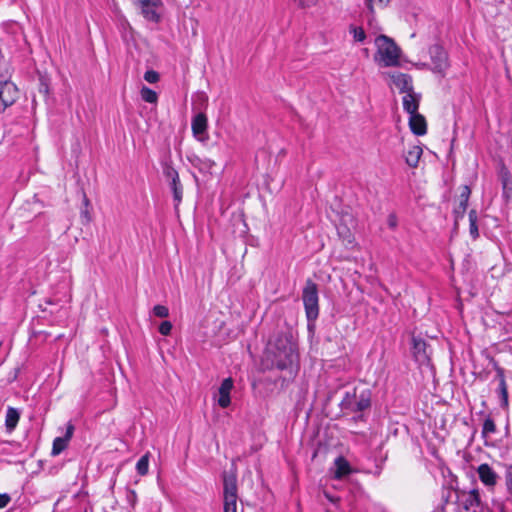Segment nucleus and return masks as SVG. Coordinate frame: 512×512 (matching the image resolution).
I'll return each mask as SVG.
<instances>
[{"mask_svg": "<svg viewBox=\"0 0 512 512\" xmlns=\"http://www.w3.org/2000/svg\"><path fill=\"white\" fill-rule=\"evenodd\" d=\"M371 406V391L368 389L361 390L360 392L354 388L352 391H346L340 403L341 410L345 414H358L353 417L354 420H362L363 411L369 409Z\"/></svg>", "mask_w": 512, "mask_h": 512, "instance_id": "obj_1", "label": "nucleus"}, {"mask_svg": "<svg viewBox=\"0 0 512 512\" xmlns=\"http://www.w3.org/2000/svg\"><path fill=\"white\" fill-rule=\"evenodd\" d=\"M302 300L307 318L309 332L315 329V322L319 316L318 286L311 279H308L302 291Z\"/></svg>", "mask_w": 512, "mask_h": 512, "instance_id": "obj_2", "label": "nucleus"}, {"mask_svg": "<svg viewBox=\"0 0 512 512\" xmlns=\"http://www.w3.org/2000/svg\"><path fill=\"white\" fill-rule=\"evenodd\" d=\"M375 45L377 47L376 55L380 56V62L382 63V66H399L401 50L392 38L383 34L379 35L375 39Z\"/></svg>", "mask_w": 512, "mask_h": 512, "instance_id": "obj_3", "label": "nucleus"}, {"mask_svg": "<svg viewBox=\"0 0 512 512\" xmlns=\"http://www.w3.org/2000/svg\"><path fill=\"white\" fill-rule=\"evenodd\" d=\"M237 475L235 471L223 473V512H237Z\"/></svg>", "mask_w": 512, "mask_h": 512, "instance_id": "obj_4", "label": "nucleus"}, {"mask_svg": "<svg viewBox=\"0 0 512 512\" xmlns=\"http://www.w3.org/2000/svg\"><path fill=\"white\" fill-rule=\"evenodd\" d=\"M18 94V89L13 82H0V112L13 105L18 98Z\"/></svg>", "mask_w": 512, "mask_h": 512, "instance_id": "obj_5", "label": "nucleus"}, {"mask_svg": "<svg viewBox=\"0 0 512 512\" xmlns=\"http://www.w3.org/2000/svg\"><path fill=\"white\" fill-rule=\"evenodd\" d=\"M430 58L432 61V70L437 73H444L448 68V55L442 46L435 44L429 49Z\"/></svg>", "mask_w": 512, "mask_h": 512, "instance_id": "obj_6", "label": "nucleus"}, {"mask_svg": "<svg viewBox=\"0 0 512 512\" xmlns=\"http://www.w3.org/2000/svg\"><path fill=\"white\" fill-rule=\"evenodd\" d=\"M428 344L420 337H412V353L415 360L420 364L424 365L429 362L430 356L428 351Z\"/></svg>", "mask_w": 512, "mask_h": 512, "instance_id": "obj_7", "label": "nucleus"}, {"mask_svg": "<svg viewBox=\"0 0 512 512\" xmlns=\"http://www.w3.org/2000/svg\"><path fill=\"white\" fill-rule=\"evenodd\" d=\"M74 430V425L71 422H69L66 425L65 434L62 437H56L54 439L51 451V454L53 456L59 455L62 451H64L67 448L68 443L73 436Z\"/></svg>", "mask_w": 512, "mask_h": 512, "instance_id": "obj_8", "label": "nucleus"}, {"mask_svg": "<svg viewBox=\"0 0 512 512\" xmlns=\"http://www.w3.org/2000/svg\"><path fill=\"white\" fill-rule=\"evenodd\" d=\"M207 126H208V120H207V116L204 113H198L197 115H195L193 117L192 123H191V128H192L193 135L198 140L203 141L206 139V137H204V135L206 134Z\"/></svg>", "mask_w": 512, "mask_h": 512, "instance_id": "obj_9", "label": "nucleus"}, {"mask_svg": "<svg viewBox=\"0 0 512 512\" xmlns=\"http://www.w3.org/2000/svg\"><path fill=\"white\" fill-rule=\"evenodd\" d=\"M393 84L401 93H410L414 91L412 77L409 74L396 72L391 75Z\"/></svg>", "mask_w": 512, "mask_h": 512, "instance_id": "obj_10", "label": "nucleus"}, {"mask_svg": "<svg viewBox=\"0 0 512 512\" xmlns=\"http://www.w3.org/2000/svg\"><path fill=\"white\" fill-rule=\"evenodd\" d=\"M470 194H471L470 188L468 186H464L460 193V196H459V203L453 210L455 223H457L459 219H462L464 217L465 212L468 207V200H469Z\"/></svg>", "mask_w": 512, "mask_h": 512, "instance_id": "obj_11", "label": "nucleus"}, {"mask_svg": "<svg viewBox=\"0 0 512 512\" xmlns=\"http://www.w3.org/2000/svg\"><path fill=\"white\" fill-rule=\"evenodd\" d=\"M233 383V379L229 377L224 379L219 387L218 404L222 408H227L231 403L230 392L233 388Z\"/></svg>", "mask_w": 512, "mask_h": 512, "instance_id": "obj_12", "label": "nucleus"}, {"mask_svg": "<svg viewBox=\"0 0 512 512\" xmlns=\"http://www.w3.org/2000/svg\"><path fill=\"white\" fill-rule=\"evenodd\" d=\"M458 498L461 501L463 509L466 511L474 507H479L481 504L479 492L475 489L469 492H462Z\"/></svg>", "mask_w": 512, "mask_h": 512, "instance_id": "obj_13", "label": "nucleus"}, {"mask_svg": "<svg viewBox=\"0 0 512 512\" xmlns=\"http://www.w3.org/2000/svg\"><path fill=\"white\" fill-rule=\"evenodd\" d=\"M421 100V95L412 91L410 93H406L403 97V109L409 114L418 113L419 103Z\"/></svg>", "mask_w": 512, "mask_h": 512, "instance_id": "obj_14", "label": "nucleus"}, {"mask_svg": "<svg viewBox=\"0 0 512 512\" xmlns=\"http://www.w3.org/2000/svg\"><path fill=\"white\" fill-rule=\"evenodd\" d=\"M409 127L413 134L422 136L427 132V123L425 117L419 113L410 115Z\"/></svg>", "mask_w": 512, "mask_h": 512, "instance_id": "obj_15", "label": "nucleus"}, {"mask_svg": "<svg viewBox=\"0 0 512 512\" xmlns=\"http://www.w3.org/2000/svg\"><path fill=\"white\" fill-rule=\"evenodd\" d=\"M477 472L480 480L486 486H494L497 483L498 475L488 464H481L478 467Z\"/></svg>", "mask_w": 512, "mask_h": 512, "instance_id": "obj_16", "label": "nucleus"}, {"mask_svg": "<svg viewBox=\"0 0 512 512\" xmlns=\"http://www.w3.org/2000/svg\"><path fill=\"white\" fill-rule=\"evenodd\" d=\"M500 180L503 189V197L507 202L512 201V177L506 167L501 168Z\"/></svg>", "mask_w": 512, "mask_h": 512, "instance_id": "obj_17", "label": "nucleus"}, {"mask_svg": "<svg viewBox=\"0 0 512 512\" xmlns=\"http://www.w3.org/2000/svg\"><path fill=\"white\" fill-rule=\"evenodd\" d=\"M335 470H334V478L342 479L352 472V468L349 462L342 456H339L334 461Z\"/></svg>", "mask_w": 512, "mask_h": 512, "instance_id": "obj_18", "label": "nucleus"}, {"mask_svg": "<svg viewBox=\"0 0 512 512\" xmlns=\"http://www.w3.org/2000/svg\"><path fill=\"white\" fill-rule=\"evenodd\" d=\"M423 154V150L420 146H412L405 154V162L411 168L418 166L419 160Z\"/></svg>", "mask_w": 512, "mask_h": 512, "instance_id": "obj_19", "label": "nucleus"}, {"mask_svg": "<svg viewBox=\"0 0 512 512\" xmlns=\"http://www.w3.org/2000/svg\"><path fill=\"white\" fill-rule=\"evenodd\" d=\"M20 419V413L16 408L8 407L6 412L5 427L11 433L17 426Z\"/></svg>", "mask_w": 512, "mask_h": 512, "instance_id": "obj_20", "label": "nucleus"}, {"mask_svg": "<svg viewBox=\"0 0 512 512\" xmlns=\"http://www.w3.org/2000/svg\"><path fill=\"white\" fill-rule=\"evenodd\" d=\"M284 353V359H279L276 361L275 365L279 370L287 369L288 366L293 362L294 359V349L292 345L290 344L288 347H284L283 350Z\"/></svg>", "mask_w": 512, "mask_h": 512, "instance_id": "obj_21", "label": "nucleus"}, {"mask_svg": "<svg viewBox=\"0 0 512 512\" xmlns=\"http://www.w3.org/2000/svg\"><path fill=\"white\" fill-rule=\"evenodd\" d=\"M191 165L197 168L200 172H209L214 162L210 159H202L198 156L189 158Z\"/></svg>", "mask_w": 512, "mask_h": 512, "instance_id": "obj_22", "label": "nucleus"}, {"mask_svg": "<svg viewBox=\"0 0 512 512\" xmlns=\"http://www.w3.org/2000/svg\"><path fill=\"white\" fill-rule=\"evenodd\" d=\"M159 7L160 6H150V5L141 7V14L143 15V17L146 20L153 22V23H158L161 20V16L157 11V9Z\"/></svg>", "mask_w": 512, "mask_h": 512, "instance_id": "obj_23", "label": "nucleus"}, {"mask_svg": "<svg viewBox=\"0 0 512 512\" xmlns=\"http://www.w3.org/2000/svg\"><path fill=\"white\" fill-rule=\"evenodd\" d=\"M478 215L476 210L472 209L469 212V232L473 239H477L479 237V230H478Z\"/></svg>", "mask_w": 512, "mask_h": 512, "instance_id": "obj_24", "label": "nucleus"}, {"mask_svg": "<svg viewBox=\"0 0 512 512\" xmlns=\"http://www.w3.org/2000/svg\"><path fill=\"white\" fill-rule=\"evenodd\" d=\"M170 187L173 192V199L175 201V207H178V205L182 201V196H183V186L180 182V179L175 180V182H173V181L170 182Z\"/></svg>", "mask_w": 512, "mask_h": 512, "instance_id": "obj_25", "label": "nucleus"}, {"mask_svg": "<svg viewBox=\"0 0 512 512\" xmlns=\"http://www.w3.org/2000/svg\"><path fill=\"white\" fill-rule=\"evenodd\" d=\"M496 424L494 422V420L490 417V416H487L483 422V427H482V437L483 438H487L490 434H493L496 432Z\"/></svg>", "mask_w": 512, "mask_h": 512, "instance_id": "obj_26", "label": "nucleus"}, {"mask_svg": "<svg viewBox=\"0 0 512 512\" xmlns=\"http://www.w3.org/2000/svg\"><path fill=\"white\" fill-rule=\"evenodd\" d=\"M141 98L147 103H156L158 99L157 93L147 86H143L140 90Z\"/></svg>", "mask_w": 512, "mask_h": 512, "instance_id": "obj_27", "label": "nucleus"}, {"mask_svg": "<svg viewBox=\"0 0 512 512\" xmlns=\"http://www.w3.org/2000/svg\"><path fill=\"white\" fill-rule=\"evenodd\" d=\"M149 453L144 454L136 464V470L139 475L144 476L148 473Z\"/></svg>", "mask_w": 512, "mask_h": 512, "instance_id": "obj_28", "label": "nucleus"}, {"mask_svg": "<svg viewBox=\"0 0 512 512\" xmlns=\"http://www.w3.org/2000/svg\"><path fill=\"white\" fill-rule=\"evenodd\" d=\"M163 174L164 176L170 180V182H175V180L180 179L179 174L176 169L172 166L171 163L165 162L163 165Z\"/></svg>", "mask_w": 512, "mask_h": 512, "instance_id": "obj_29", "label": "nucleus"}, {"mask_svg": "<svg viewBox=\"0 0 512 512\" xmlns=\"http://www.w3.org/2000/svg\"><path fill=\"white\" fill-rule=\"evenodd\" d=\"M349 32L353 35V39L355 42H364L366 39V33L364 29L360 26L350 25Z\"/></svg>", "mask_w": 512, "mask_h": 512, "instance_id": "obj_30", "label": "nucleus"}, {"mask_svg": "<svg viewBox=\"0 0 512 512\" xmlns=\"http://www.w3.org/2000/svg\"><path fill=\"white\" fill-rule=\"evenodd\" d=\"M390 1L391 0H365V5L368 8L369 12L373 14L375 6L383 8L386 5H388Z\"/></svg>", "mask_w": 512, "mask_h": 512, "instance_id": "obj_31", "label": "nucleus"}, {"mask_svg": "<svg viewBox=\"0 0 512 512\" xmlns=\"http://www.w3.org/2000/svg\"><path fill=\"white\" fill-rule=\"evenodd\" d=\"M153 314L159 318H166L169 316V310L164 305H155L153 307Z\"/></svg>", "mask_w": 512, "mask_h": 512, "instance_id": "obj_32", "label": "nucleus"}, {"mask_svg": "<svg viewBox=\"0 0 512 512\" xmlns=\"http://www.w3.org/2000/svg\"><path fill=\"white\" fill-rule=\"evenodd\" d=\"M499 390L502 396V402L505 406L508 405V392L506 387V382L503 376H501L500 383H499Z\"/></svg>", "mask_w": 512, "mask_h": 512, "instance_id": "obj_33", "label": "nucleus"}, {"mask_svg": "<svg viewBox=\"0 0 512 512\" xmlns=\"http://www.w3.org/2000/svg\"><path fill=\"white\" fill-rule=\"evenodd\" d=\"M159 78H160V75L158 72L154 71V70H148L144 73V79L148 82V83H156L159 81Z\"/></svg>", "mask_w": 512, "mask_h": 512, "instance_id": "obj_34", "label": "nucleus"}, {"mask_svg": "<svg viewBox=\"0 0 512 512\" xmlns=\"http://www.w3.org/2000/svg\"><path fill=\"white\" fill-rule=\"evenodd\" d=\"M171 330H172V324L170 321H163L159 325V332H160V334H162L164 336L169 335L171 333Z\"/></svg>", "mask_w": 512, "mask_h": 512, "instance_id": "obj_35", "label": "nucleus"}, {"mask_svg": "<svg viewBox=\"0 0 512 512\" xmlns=\"http://www.w3.org/2000/svg\"><path fill=\"white\" fill-rule=\"evenodd\" d=\"M387 224L390 229H396L398 225V218L395 213H390L387 217Z\"/></svg>", "mask_w": 512, "mask_h": 512, "instance_id": "obj_36", "label": "nucleus"}, {"mask_svg": "<svg viewBox=\"0 0 512 512\" xmlns=\"http://www.w3.org/2000/svg\"><path fill=\"white\" fill-rule=\"evenodd\" d=\"M299 7L306 8L314 6L318 0H293Z\"/></svg>", "mask_w": 512, "mask_h": 512, "instance_id": "obj_37", "label": "nucleus"}, {"mask_svg": "<svg viewBox=\"0 0 512 512\" xmlns=\"http://www.w3.org/2000/svg\"><path fill=\"white\" fill-rule=\"evenodd\" d=\"M141 7L145 6H162L161 0H138Z\"/></svg>", "mask_w": 512, "mask_h": 512, "instance_id": "obj_38", "label": "nucleus"}, {"mask_svg": "<svg viewBox=\"0 0 512 512\" xmlns=\"http://www.w3.org/2000/svg\"><path fill=\"white\" fill-rule=\"evenodd\" d=\"M11 501V496L7 493H0V509L6 507Z\"/></svg>", "mask_w": 512, "mask_h": 512, "instance_id": "obj_39", "label": "nucleus"}, {"mask_svg": "<svg viewBox=\"0 0 512 512\" xmlns=\"http://www.w3.org/2000/svg\"><path fill=\"white\" fill-rule=\"evenodd\" d=\"M505 482L506 484H512V465L506 467Z\"/></svg>", "mask_w": 512, "mask_h": 512, "instance_id": "obj_40", "label": "nucleus"}, {"mask_svg": "<svg viewBox=\"0 0 512 512\" xmlns=\"http://www.w3.org/2000/svg\"><path fill=\"white\" fill-rule=\"evenodd\" d=\"M136 499H137V495H136V492L133 491V490H130L129 491V495H128V501L134 505L135 502H136Z\"/></svg>", "mask_w": 512, "mask_h": 512, "instance_id": "obj_41", "label": "nucleus"}, {"mask_svg": "<svg viewBox=\"0 0 512 512\" xmlns=\"http://www.w3.org/2000/svg\"><path fill=\"white\" fill-rule=\"evenodd\" d=\"M81 216L85 219L86 222H88L90 220L89 213L87 210H83L81 212Z\"/></svg>", "mask_w": 512, "mask_h": 512, "instance_id": "obj_42", "label": "nucleus"}, {"mask_svg": "<svg viewBox=\"0 0 512 512\" xmlns=\"http://www.w3.org/2000/svg\"><path fill=\"white\" fill-rule=\"evenodd\" d=\"M40 92H43L45 94L48 93V86L45 84H42L41 88H40Z\"/></svg>", "mask_w": 512, "mask_h": 512, "instance_id": "obj_43", "label": "nucleus"}, {"mask_svg": "<svg viewBox=\"0 0 512 512\" xmlns=\"http://www.w3.org/2000/svg\"><path fill=\"white\" fill-rule=\"evenodd\" d=\"M84 204L87 206L89 204L88 198L84 195Z\"/></svg>", "mask_w": 512, "mask_h": 512, "instance_id": "obj_44", "label": "nucleus"}, {"mask_svg": "<svg viewBox=\"0 0 512 512\" xmlns=\"http://www.w3.org/2000/svg\"><path fill=\"white\" fill-rule=\"evenodd\" d=\"M504 512V511H503Z\"/></svg>", "mask_w": 512, "mask_h": 512, "instance_id": "obj_45", "label": "nucleus"}]
</instances>
